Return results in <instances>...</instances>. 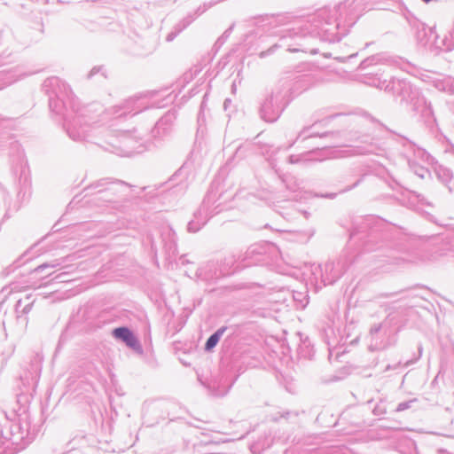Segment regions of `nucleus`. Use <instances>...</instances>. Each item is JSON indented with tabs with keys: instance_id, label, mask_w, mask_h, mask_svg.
<instances>
[{
	"instance_id": "nucleus-3",
	"label": "nucleus",
	"mask_w": 454,
	"mask_h": 454,
	"mask_svg": "<svg viewBox=\"0 0 454 454\" xmlns=\"http://www.w3.org/2000/svg\"><path fill=\"white\" fill-rule=\"evenodd\" d=\"M425 3H428L430 2V0H423Z\"/></svg>"
},
{
	"instance_id": "nucleus-1",
	"label": "nucleus",
	"mask_w": 454,
	"mask_h": 454,
	"mask_svg": "<svg viewBox=\"0 0 454 454\" xmlns=\"http://www.w3.org/2000/svg\"><path fill=\"white\" fill-rule=\"evenodd\" d=\"M113 334L116 339H120L124 341L129 348L137 351L141 350V346L139 345L137 339L129 329L126 327L115 328Z\"/></svg>"
},
{
	"instance_id": "nucleus-2",
	"label": "nucleus",
	"mask_w": 454,
	"mask_h": 454,
	"mask_svg": "<svg viewBox=\"0 0 454 454\" xmlns=\"http://www.w3.org/2000/svg\"><path fill=\"white\" fill-rule=\"evenodd\" d=\"M224 332V329H219L218 331H216L213 335H211L207 343H206V349L207 350H210L212 349L213 348H215L216 346V344L218 343L221 336L223 335Z\"/></svg>"
}]
</instances>
